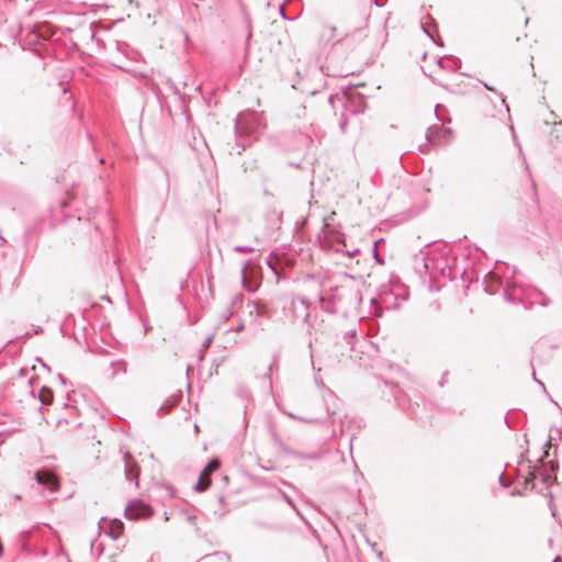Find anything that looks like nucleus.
<instances>
[{"label": "nucleus", "instance_id": "obj_8", "mask_svg": "<svg viewBox=\"0 0 562 562\" xmlns=\"http://www.w3.org/2000/svg\"><path fill=\"white\" fill-rule=\"evenodd\" d=\"M40 401L43 403V404H50L52 401H53V392L48 387H42V390L40 391Z\"/></svg>", "mask_w": 562, "mask_h": 562}, {"label": "nucleus", "instance_id": "obj_1", "mask_svg": "<svg viewBox=\"0 0 562 562\" xmlns=\"http://www.w3.org/2000/svg\"><path fill=\"white\" fill-rule=\"evenodd\" d=\"M266 125L261 114L257 112L240 113L235 122V130L238 136L251 135L259 132Z\"/></svg>", "mask_w": 562, "mask_h": 562}, {"label": "nucleus", "instance_id": "obj_3", "mask_svg": "<svg viewBox=\"0 0 562 562\" xmlns=\"http://www.w3.org/2000/svg\"><path fill=\"white\" fill-rule=\"evenodd\" d=\"M452 137V131L443 126H430L426 132V139L429 143H448Z\"/></svg>", "mask_w": 562, "mask_h": 562}, {"label": "nucleus", "instance_id": "obj_35", "mask_svg": "<svg viewBox=\"0 0 562 562\" xmlns=\"http://www.w3.org/2000/svg\"><path fill=\"white\" fill-rule=\"evenodd\" d=\"M537 382L539 383V385H541L542 387H544V385H543V383H542V382H540V381H538V380H537Z\"/></svg>", "mask_w": 562, "mask_h": 562}, {"label": "nucleus", "instance_id": "obj_23", "mask_svg": "<svg viewBox=\"0 0 562 562\" xmlns=\"http://www.w3.org/2000/svg\"><path fill=\"white\" fill-rule=\"evenodd\" d=\"M439 109H440V105H436L435 112H436L437 117L439 120H441L440 116H439Z\"/></svg>", "mask_w": 562, "mask_h": 562}, {"label": "nucleus", "instance_id": "obj_30", "mask_svg": "<svg viewBox=\"0 0 562 562\" xmlns=\"http://www.w3.org/2000/svg\"><path fill=\"white\" fill-rule=\"evenodd\" d=\"M422 30H424V33H426V35H429V32H427V30H425V26H422Z\"/></svg>", "mask_w": 562, "mask_h": 562}, {"label": "nucleus", "instance_id": "obj_7", "mask_svg": "<svg viewBox=\"0 0 562 562\" xmlns=\"http://www.w3.org/2000/svg\"><path fill=\"white\" fill-rule=\"evenodd\" d=\"M220 468V461L216 459L211 460L204 470L201 472L202 477H207L211 473L215 472Z\"/></svg>", "mask_w": 562, "mask_h": 562}, {"label": "nucleus", "instance_id": "obj_24", "mask_svg": "<svg viewBox=\"0 0 562 562\" xmlns=\"http://www.w3.org/2000/svg\"><path fill=\"white\" fill-rule=\"evenodd\" d=\"M243 281H246V268H243L241 270Z\"/></svg>", "mask_w": 562, "mask_h": 562}, {"label": "nucleus", "instance_id": "obj_18", "mask_svg": "<svg viewBox=\"0 0 562 562\" xmlns=\"http://www.w3.org/2000/svg\"><path fill=\"white\" fill-rule=\"evenodd\" d=\"M315 383L321 389L325 387V384L321 379L315 378Z\"/></svg>", "mask_w": 562, "mask_h": 562}, {"label": "nucleus", "instance_id": "obj_32", "mask_svg": "<svg viewBox=\"0 0 562 562\" xmlns=\"http://www.w3.org/2000/svg\"><path fill=\"white\" fill-rule=\"evenodd\" d=\"M422 30H424V33H426V35H429V32H427V30H425V26H422Z\"/></svg>", "mask_w": 562, "mask_h": 562}, {"label": "nucleus", "instance_id": "obj_21", "mask_svg": "<svg viewBox=\"0 0 562 562\" xmlns=\"http://www.w3.org/2000/svg\"><path fill=\"white\" fill-rule=\"evenodd\" d=\"M280 14H281V16H282V18L286 19V15H285V8H284V5H282V7L280 8Z\"/></svg>", "mask_w": 562, "mask_h": 562}, {"label": "nucleus", "instance_id": "obj_12", "mask_svg": "<svg viewBox=\"0 0 562 562\" xmlns=\"http://www.w3.org/2000/svg\"><path fill=\"white\" fill-rule=\"evenodd\" d=\"M555 481V477H552L550 474H542V482L547 485L551 484Z\"/></svg>", "mask_w": 562, "mask_h": 562}, {"label": "nucleus", "instance_id": "obj_4", "mask_svg": "<svg viewBox=\"0 0 562 562\" xmlns=\"http://www.w3.org/2000/svg\"><path fill=\"white\" fill-rule=\"evenodd\" d=\"M105 525H108V530H104L106 535H109L113 540L120 538L123 532V522L120 519H112L108 521L105 518H101L99 521V529H105Z\"/></svg>", "mask_w": 562, "mask_h": 562}, {"label": "nucleus", "instance_id": "obj_29", "mask_svg": "<svg viewBox=\"0 0 562 562\" xmlns=\"http://www.w3.org/2000/svg\"><path fill=\"white\" fill-rule=\"evenodd\" d=\"M244 328V325L240 324L238 327H237V331L241 330Z\"/></svg>", "mask_w": 562, "mask_h": 562}, {"label": "nucleus", "instance_id": "obj_14", "mask_svg": "<svg viewBox=\"0 0 562 562\" xmlns=\"http://www.w3.org/2000/svg\"><path fill=\"white\" fill-rule=\"evenodd\" d=\"M295 457L299 459H316L317 458L316 454L307 456V454H303V453H296Z\"/></svg>", "mask_w": 562, "mask_h": 562}, {"label": "nucleus", "instance_id": "obj_27", "mask_svg": "<svg viewBox=\"0 0 562 562\" xmlns=\"http://www.w3.org/2000/svg\"><path fill=\"white\" fill-rule=\"evenodd\" d=\"M499 97H501L502 102H503V103H505V97H504V94H503V93H499Z\"/></svg>", "mask_w": 562, "mask_h": 562}, {"label": "nucleus", "instance_id": "obj_31", "mask_svg": "<svg viewBox=\"0 0 562 562\" xmlns=\"http://www.w3.org/2000/svg\"><path fill=\"white\" fill-rule=\"evenodd\" d=\"M422 30H424V33H426V35H429V32H427V30H425V26H422Z\"/></svg>", "mask_w": 562, "mask_h": 562}, {"label": "nucleus", "instance_id": "obj_2", "mask_svg": "<svg viewBox=\"0 0 562 562\" xmlns=\"http://www.w3.org/2000/svg\"><path fill=\"white\" fill-rule=\"evenodd\" d=\"M153 514L151 507L140 499H134L125 507V517L127 519H139L150 517Z\"/></svg>", "mask_w": 562, "mask_h": 562}, {"label": "nucleus", "instance_id": "obj_17", "mask_svg": "<svg viewBox=\"0 0 562 562\" xmlns=\"http://www.w3.org/2000/svg\"><path fill=\"white\" fill-rule=\"evenodd\" d=\"M281 494H282L283 498L285 499V502H286L290 506L294 507V504H293L292 499H291V498H290L285 493L281 492Z\"/></svg>", "mask_w": 562, "mask_h": 562}, {"label": "nucleus", "instance_id": "obj_34", "mask_svg": "<svg viewBox=\"0 0 562 562\" xmlns=\"http://www.w3.org/2000/svg\"><path fill=\"white\" fill-rule=\"evenodd\" d=\"M375 5L380 7L381 4L379 3V0H375L374 1Z\"/></svg>", "mask_w": 562, "mask_h": 562}, {"label": "nucleus", "instance_id": "obj_25", "mask_svg": "<svg viewBox=\"0 0 562 562\" xmlns=\"http://www.w3.org/2000/svg\"><path fill=\"white\" fill-rule=\"evenodd\" d=\"M484 87L487 89V90H491V91H495V89L491 86H488L487 83H484Z\"/></svg>", "mask_w": 562, "mask_h": 562}, {"label": "nucleus", "instance_id": "obj_36", "mask_svg": "<svg viewBox=\"0 0 562 562\" xmlns=\"http://www.w3.org/2000/svg\"><path fill=\"white\" fill-rule=\"evenodd\" d=\"M58 378L64 382V378L61 374H59Z\"/></svg>", "mask_w": 562, "mask_h": 562}, {"label": "nucleus", "instance_id": "obj_22", "mask_svg": "<svg viewBox=\"0 0 562 562\" xmlns=\"http://www.w3.org/2000/svg\"><path fill=\"white\" fill-rule=\"evenodd\" d=\"M499 482L504 487H508V484H506L505 481H503V474L499 475Z\"/></svg>", "mask_w": 562, "mask_h": 562}, {"label": "nucleus", "instance_id": "obj_26", "mask_svg": "<svg viewBox=\"0 0 562 562\" xmlns=\"http://www.w3.org/2000/svg\"><path fill=\"white\" fill-rule=\"evenodd\" d=\"M329 31H330L331 35H334L335 32H336V27L335 26H329Z\"/></svg>", "mask_w": 562, "mask_h": 562}, {"label": "nucleus", "instance_id": "obj_33", "mask_svg": "<svg viewBox=\"0 0 562 562\" xmlns=\"http://www.w3.org/2000/svg\"><path fill=\"white\" fill-rule=\"evenodd\" d=\"M19 374L22 376V375L24 374V369H21V370L19 371Z\"/></svg>", "mask_w": 562, "mask_h": 562}, {"label": "nucleus", "instance_id": "obj_13", "mask_svg": "<svg viewBox=\"0 0 562 562\" xmlns=\"http://www.w3.org/2000/svg\"><path fill=\"white\" fill-rule=\"evenodd\" d=\"M536 479V474L532 472L529 474L528 477H526L525 484L528 486L529 484L533 485V480Z\"/></svg>", "mask_w": 562, "mask_h": 562}, {"label": "nucleus", "instance_id": "obj_16", "mask_svg": "<svg viewBox=\"0 0 562 562\" xmlns=\"http://www.w3.org/2000/svg\"><path fill=\"white\" fill-rule=\"evenodd\" d=\"M297 420L303 422V423H308V424L317 423L318 422V419H308V418H303V417H300V416H299Z\"/></svg>", "mask_w": 562, "mask_h": 562}, {"label": "nucleus", "instance_id": "obj_6", "mask_svg": "<svg viewBox=\"0 0 562 562\" xmlns=\"http://www.w3.org/2000/svg\"><path fill=\"white\" fill-rule=\"evenodd\" d=\"M131 456H125V476L128 481H134L135 486L138 485V471L137 469L131 464L130 462Z\"/></svg>", "mask_w": 562, "mask_h": 562}, {"label": "nucleus", "instance_id": "obj_10", "mask_svg": "<svg viewBox=\"0 0 562 562\" xmlns=\"http://www.w3.org/2000/svg\"><path fill=\"white\" fill-rule=\"evenodd\" d=\"M379 243H380V240L374 241V245H373V256H374V258H375V260L378 262L382 263L383 261L380 259L379 250H378Z\"/></svg>", "mask_w": 562, "mask_h": 562}, {"label": "nucleus", "instance_id": "obj_9", "mask_svg": "<svg viewBox=\"0 0 562 562\" xmlns=\"http://www.w3.org/2000/svg\"><path fill=\"white\" fill-rule=\"evenodd\" d=\"M210 485V480H206V477H202V474H200V479L198 483L194 486V490L198 492L205 491Z\"/></svg>", "mask_w": 562, "mask_h": 562}, {"label": "nucleus", "instance_id": "obj_28", "mask_svg": "<svg viewBox=\"0 0 562 562\" xmlns=\"http://www.w3.org/2000/svg\"><path fill=\"white\" fill-rule=\"evenodd\" d=\"M560 555H557L554 559H553V562H559L560 561Z\"/></svg>", "mask_w": 562, "mask_h": 562}, {"label": "nucleus", "instance_id": "obj_5", "mask_svg": "<svg viewBox=\"0 0 562 562\" xmlns=\"http://www.w3.org/2000/svg\"><path fill=\"white\" fill-rule=\"evenodd\" d=\"M35 480L38 484L48 486L52 492H56L59 488L56 476L48 471H37L35 473Z\"/></svg>", "mask_w": 562, "mask_h": 562}, {"label": "nucleus", "instance_id": "obj_19", "mask_svg": "<svg viewBox=\"0 0 562 562\" xmlns=\"http://www.w3.org/2000/svg\"><path fill=\"white\" fill-rule=\"evenodd\" d=\"M284 414L286 416H289L290 418H292V419H296L297 420V418H299V416H296V415H294L293 413H290V412H284Z\"/></svg>", "mask_w": 562, "mask_h": 562}, {"label": "nucleus", "instance_id": "obj_11", "mask_svg": "<svg viewBox=\"0 0 562 562\" xmlns=\"http://www.w3.org/2000/svg\"><path fill=\"white\" fill-rule=\"evenodd\" d=\"M234 250L237 251V252H251V251H254V248H251V247H244V246H236L234 248Z\"/></svg>", "mask_w": 562, "mask_h": 562}, {"label": "nucleus", "instance_id": "obj_15", "mask_svg": "<svg viewBox=\"0 0 562 562\" xmlns=\"http://www.w3.org/2000/svg\"><path fill=\"white\" fill-rule=\"evenodd\" d=\"M212 344V336H209L205 338V340L203 341L202 344V348L203 349H207Z\"/></svg>", "mask_w": 562, "mask_h": 562}, {"label": "nucleus", "instance_id": "obj_20", "mask_svg": "<svg viewBox=\"0 0 562 562\" xmlns=\"http://www.w3.org/2000/svg\"><path fill=\"white\" fill-rule=\"evenodd\" d=\"M269 263V267L271 268V270L273 271V273L277 276V278L279 279V272L278 270L268 261Z\"/></svg>", "mask_w": 562, "mask_h": 562}]
</instances>
